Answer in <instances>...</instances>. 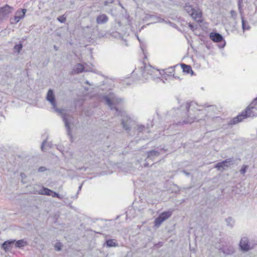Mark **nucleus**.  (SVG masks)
Returning <instances> with one entry per match:
<instances>
[{
    "label": "nucleus",
    "instance_id": "obj_50",
    "mask_svg": "<svg viewBox=\"0 0 257 257\" xmlns=\"http://www.w3.org/2000/svg\"><path fill=\"white\" fill-rule=\"evenodd\" d=\"M205 106H207V107H214V105H207L206 104H205L204 105Z\"/></svg>",
    "mask_w": 257,
    "mask_h": 257
},
{
    "label": "nucleus",
    "instance_id": "obj_38",
    "mask_svg": "<svg viewBox=\"0 0 257 257\" xmlns=\"http://www.w3.org/2000/svg\"><path fill=\"white\" fill-rule=\"evenodd\" d=\"M47 170L46 168L45 167H40L38 168V172H43Z\"/></svg>",
    "mask_w": 257,
    "mask_h": 257
},
{
    "label": "nucleus",
    "instance_id": "obj_41",
    "mask_svg": "<svg viewBox=\"0 0 257 257\" xmlns=\"http://www.w3.org/2000/svg\"><path fill=\"white\" fill-rule=\"evenodd\" d=\"M155 246L157 247H160L163 245V242H159L155 244Z\"/></svg>",
    "mask_w": 257,
    "mask_h": 257
},
{
    "label": "nucleus",
    "instance_id": "obj_54",
    "mask_svg": "<svg viewBox=\"0 0 257 257\" xmlns=\"http://www.w3.org/2000/svg\"><path fill=\"white\" fill-rule=\"evenodd\" d=\"M137 38H138V39L139 40V41H140V39H139V38L138 37V36H137Z\"/></svg>",
    "mask_w": 257,
    "mask_h": 257
},
{
    "label": "nucleus",
    "instance_id": "obj_25",
    "mask_svg": "<svg viewBox=\"0 0 257 257\" xmlns=\"http://www.w3.org/2000/svg\"><path fill=\"white\" fill-rule=\"evenodd\" d=\"M184 9L186 12L190 15L193 13L195 8H193L191 5H190L189 3H187L185 4Z\"/></svg>",
    "mask_w": 257,
    "mask_h": 257
},
{
    "label": "nucleus",
    "instance_id": "obj_7",
    "mask_svg": "<svg viewBox=\"0 0 257 257\" xmlns=\"http://www.w3.org/2000/svg\"><path fill=\"white\" fill-rule=\"evenodd\" d=\"M210 39L214 42L220 43L219 45V48H224L225 46L226 43L223 36L217 32H211L209 34Z\"/></svg>",
    "mask_w": 257,
    "mask_h": 257
},
{
    "label": "nucleus",
    "instance_id": "obj_32",
    "mask_svg": "<svg viewBox=\"0 0 257 257\" xmlns=\"http://www.w3.org/2000/svg\"><path fill=\"white\" fill-rule=\"evenodd\" d=\"M176 66H177V65L172 66L167 69L166 72L169 73L168 75H171L172 73H173L174 72V71H175L174 68Z\"/></svg>",
    "mask_w": 257,
    "mask_h": 257
},
{
    "label": "nucleus",
    "instance_id": "obj_45",
    "mask_svg": "<svg viewBox=\"0 0 257 257\" xmlns=\"http://www.w3.org/2000/svg\"><path fill=\"white\" fill-rule=\"evenodd\" d=\"M237 5H238V10H239L240 12H241V8H242L241 4H237Z\"/></svg>",
    "mask_w": 257,
    "mask_h": 257
},
{
    "label": "nucleus",
    "instance_id": "obj_31",
    "mask_svg": "<svg viewBox=\"0 0 257 257\" xmlns=\"http://www.w3.org/2000/svg\"><path fill=\"white\" fill-rule=\"evenodd\" d=\"M57 20L61 23H64L66 21V18L64 17V15H62L58 17Z\"/></svg>",
    "mask_w": 257,
    "mask_h": 257
},
{
    "label": "nucleus",
    "instance_id": "obj_11",
    "mask_svg": "<svg viewBox=\"0 0 257 257\" xmlns=\"http://www.w3.org/2000/svg\"><path fill=\"white\" fill-rule=\"evenodd\" d=\"M16 241V239H10L5 241L2 244V248L6 251L7 252L10 250Z\"/></svg>",
    "mask_w": 257,
    "mask_h": 257
},
{
    "label": "nucleus",
    "instance_id": "obj_14",
    "mask_svg": "<svg viewBox=\"0 0 257 257\" xmlns=\"http://www.w3.org/2000/svg\"><path fill=\"white\" fill-rule=\"evenodd\" d=\"M147 157L145 161L151 160L152 161L155 160L156 157H158L160 153L159 151L156 150H151L146 152Z\"/></svg>",
    "mask_w": 257,
    "mask_h": 257
},
{
    "label": "nucleus",
    "instance_id": "obj_6",
    "mask_svg": "<svg viewBox=\"0 0 257 257\" xmlns=\"http://www.w3.org/2000/svg\"><path fill=\"white\" fill-rule=\"evenodd\" d=\"M172 214V211L168 210L164 211L161 213L155 219L154 225L157 227H159L161 224L166 220L168 219Z\"/></svg>",
    "mask_w": 257,
    "mask_h": 257
},
{
    "label": "nucleus",
    "instance_id": "obj_52",
    "mask_svg": "<svg viewBox=\"0 0 257 257\" xmlns=\"http://www.w3.org/2000/svg\"><path fill=\"white\" fill-rule=\"evenodd\" d=\"M173 75L174 78L180 79L179 77L175 76L174 74H173Z\"/></svg>",
    "mask_w": 257,
    "mask_h": 257
},
{
    "label": "nucleus",
    "instance_id": "obj_16",
    "mask_svg": "<svg viewBox=\"0 0 257 257\" xmlns=\"http://www.w3.org/2000/svg\"><path fill=\"white\" fill-rule=\"evenodd\" d=\"M229 167V165L227 164V161L225 160L218 162L215 165V168L219 171H223L225 169V168Z\"/></svg>",
    "mask_w": 257,
    "mask_h": 257
},
{
    "label": "nucleus",
    "instance_id": "obj_12",
    "mask_svg": "<svg viewBox=\"0 0 257 257\" xmlns=\"http://www.w3.org/2000/svg\"><path fill=\"white\" fill-rule=\"evenodd\" d=\"M220 251L226 256L232 254L234 252V247L231 245H225L219 249Z\"/></svg>",
    "mask_w": 257,
    "mask_h": 257
},
{
    "label": "nucleus",
    "instance_id": "obj_53",
    "mask_svg": "<svg viewBox=\"0 0 257 257\" xmlns=\"http://www.w3.org/2000/svg\"><path fill=\"white\" fill-rule=\"evenodd\" d=\"M54 49H55L56 50H57V48H56V46H54Z\"/></svg>",
    "mask_w": 257,
    "mask_h": 257
},
{
    "label": "nucleus",
    "instance_id": "obj_18",
    "mask_svg": "<svg viewBox=\"0 0 257 257\" xmlns=\"http://www.w3.org/2000/svg\"><path fill=\"white\" fill-rule=\"evenodd\" d=\"M225 222L226 226L231 229L234 226L235 220L233 217L228 216L225 219Z\"/></svg>",
    "mask_w": 257,
    "mask_h": 257
},
{
    "label": "nucleus",
    "instance_id": "obj_48",
    "mask_svg": "<svg viewBox=\"0 0 257 257\" xmlns=\"http://www.w3.org/2000/svg\"><path fill=\"white\" fill-rule=\"evenodd\" d=\"M21 176L22 178H26V175L24 174V173H21Z\"/></svg>",
    "mask_w": 257,
    "mask_h": 257
},
{
    "label": "nucleus",
    "instance_id": "obj_29",
    "mask_svg": "<svg viewBox=\"0 0 257 257\" xmlns=\"http://www.w3.org/2000/svg\"><path fill=\"white\" fill-rule=\"evenodd\" d=\"M51 196H52L53 197L58 198L60 200H62L63 199L62 196H61L58 193L54 192L53 190L52 193H51Z\"/></svg>",
    "mask_w": 257,
    "mask_h": 257
},
{
    "label": "nucleus",
    "instance_id": "obj_13",
    "mask_svg": "<svg viewBox=\"0 0 257 257\" xmlns=\"http://www.w3.org/2000/svg\"><path fill=\"white\" fill-rule=\"evenodd\" d=\"M191 17L198 22H201L202 13L198 8H195L193 13L190 15Z\"/></svg>",
    "mask_w": 257,
    "mask_h": 257
},
{
    "label": "nucleus",
    "instance_id": "obj_23",
    "mask_svg": "<svg viewBox=\"0 0 257 257\" xmlns=\"http://www.w3.org/2000/svg\"><path fill=\"white\" fill-rule=\"evenodd\" d=\"M84 70V66L80 63H78L76 67L73 69L75 74H79L83 72Z\"/></svg>",
    "mask_w": 257,
    "mask_h": 257
},
{
    "label": "nucleus",
    "instance_id": "obj_42",
    "mask_svg": "<svg viewBox=\"0 0 257 257\" xmlns=\"http://www.w3.org/2000/svg\"><path fill=\"white\" fill-rule=\"evenodd\" d=\"M230 14H231V17H233V18H234V17H235L236 16V13L233 10L231 11Z\"/></svg>",
    "mask_w": 257,
    "mask_h": 257
},
{
    "label": "nucleus",
    "instance_id": "obj_27",
    "mask_svg": "<svg viewBox=\"0 0 257 257\" xmlns=\"http://www.w3.org/2000/svg\"><path fill=\"white\" fill-rule=\"evenodd\" d=\"M23 48V45L21 43H20L18 44H16L14 46V50L15 51L17 52L18 53L20 52V51L22 50Z\"/></svg>",
    "mask_w": 257,
    "mask_h": 257
},
{
    "label": "nucleus",
    "instance_id": "obj_43",
    "mask_svg": "<svg viewBox=\"0 0 257 257\" xmlns=\"http://www.w3.org/2000/svg\"><path fill=\"white\" fill-rule=\"evenodd\" d=\"M251 102H252V105H257V97L255 98L252 100V101Z\"/></svg>",
    "mask_w": 257,
    "mask_h": 257
},
{
    "label": "nucleus",
    "instance_id": "obj_34",
    "mask_svg": "<svg viewBox=\"0 0 257 257\" xmlns=\"http://www.w3.org/2000/svg\"><path fill=\"white\" fill-rule=\"evenodd\" d=\"M55 248L57 251H60L62 249V245L60 243H57L55 245Z\"/></svg>",
    "mask_w": 257,
    "mask_h": 257
},
{
    "label": "nucleus",
    "instance_id": "obj_28",
    "mask_svg": "<svg viewBox=\"0 0 257 257\" xmlns=\"http://www.w3.org/2000/svg\"><path fill=\"white\" fill-rule=\"evenodd\" d=\"M153 20L154 21V22H153L154 23L164 22L165 21L164 19H162L160 17H159V16L154 15V17L153 18Z\"/></svg>",
    "mask_w": 257,
    "mask_h": 257
},
{
    "label": "nucleus",
    "instance_id": "obj_15",
    "mask_svg": "<svg viewBox=\"0 0 257 257\" xmlns=\"http://www.w3.org/2000/svg\"><path fill=\"white\" fill-rule=\"evenodd\" d=\"M108 20V17L105 14L99 15L96 19L97 24L99 25L105 24Z\"/></svg>",
    "mask_w": 257,
    "mask_h": 257
},
{
    "label": "nucleus",
    "instance_id": "obj_4",
    "mask_svg": "<svg viewBox=\"0 0 257 257\" xmlns=\"http://www.w3.org/2000/svg\"><path fill=\"white\" fill-rule=\"evenodd\" d=\"M195 104L193 102L186 103L185 106H181V108L184 107L185 109V115L183 116L184 119L183 121V123H192L196 120L198 121L197 118L192 114L190 111V108Z\"/></svg>",
    "mask_w": 257,
    "mask_h": 257
},
{
    "label": "nucleus",
    "instance_id": "obj_30",
    "mask_svg": "<svg viewBox=\"0 0 257 257\" xmlns=\"http://www.w3.org/2000/svg\"><path fill=\"white\" fill-rule=\"evenodd\" d=\"M248 166L247 165H243L242 168L240 170V173L242 175L246 173V170L248 169Z\"/></svg>",
    "mask_w": 257,
    "mask_h": 257
},
{
    "label": "nucleus",
    "instance_id": "obj_8",
    "mask_svg": "<svg viewBox=\"0 0 257 257\" xmlns=\"http://www.w3.org/2000/svg\"><path fill=\"white\" fill-rule=\"evenodd\" d=\"M143 65L144 66H142L141 68V76L145 79H148L150 78V77H152V75H153L152 73L153 70L151 66H147L144 64Z\"/></svg>",
    "mask_w": 257,
    "mask_h": 257
},
{
    "label": "nucleus",
    "instance_id": "obj_51",
    "mask_svg": "<svg viewBox=\"0 0 257 257\" xmlns=\"http://www.w3.org/2000/svg\"><path fill=\"white\" fill-rule=\"evenodd\" d=\"M144 166L145 167H148L149 166V164L147 162L145 163L144 164Z\"/></svg>",
    "mask_w": 257,
    "mask_h": 257
},
{
    "label": "nucleus",
    "instance_id": "obj_26",
    "mask_svg": "<svg viewBox=\"0 0 257 257\" xmlns=\"http://www.w3.org/2000/svg\"><path fill=\"white\" fill-rule=\"evenodd\" d=\"M21 19H22L21 17H19L18 16L15 15V16L14 17V18H12L10 19V22L12 24H16Z\"/></svg>",
    "mask_w": 257,
    "mask_h": 257
},
{
    "label": "nucleus",
    "instance_id": "obj_37",
    "mask_svg": "<svg viewBox=\"0 0 257 257\" xmlns=\"http://www.w3.org/2000/svg\"><path fill=\"white\" fill-rule=\"evenodd\" d=\"M114 2V1L113 0H108V1H106L104 2V6H107L109 4H112Z\"/></svg>",
    "mask_w": 257,
    "mask_h": 257
},
{
    "label": "nucleus",
    "instance_id": "obj_10",
    "mask_svg": "<svg viewBox=\"0 0 257 257\" xmlns=\"http://www.w3.org/2000/svg\"><path fill=\"white\" fill-rule=\"evenodd\" d=\"M239 247L242 251H247L250 249V244L247 238L243 237L239 242Z\"/></svg>",
    "mask_w": 257,
    "mask_h": 257
},
{
    "label": "nucleus",
    "instance_id": "obj_36",
    "mask_svg": "<svg viewBox=\"0 0 257 257\" xmlns=\"http://www.w3.org/2000/svg\"><path fill=\"white\" fill-rule=\"evenodd\" d=\"M144 129H145V126L143 125H139L138 126L137 131L139 133L143 132Z\"/></svg>",
    "mask_w": 257,
    "mask_h": 257
},
{
    "label": "nucleus",
    "instance_id": "obj_47",
    "mask_svg": "<svg viewBox=\"0 0 257 257\" xmlns=\"http://www.w3.org/2000/svg\"><path fill=\"white\" fill-rule=\"evenodd\" d=\"M87 169V168L85 167H82L81 168H78V170H84V171H86Z\"/></svg>",
    "mask_w": 257,
    "mask_h": 257
},
{
    "label": "nucleus",
    "instance_id": "obj_40",
    "mask_svg": "<svg viewBox=\"0 0 257 257\" xmlns=\"http://www.w3.org/2000/svg\"><path fill=\"white\" fill-rule=\"evenodd\" d=\"M182 172L186 176L189 177L191 175L190 173L187 172V171L183 170L182 171Z\"/></svg>",
    "mask_w": 257,
    "mask_h": 257
},
{
    "label": "nucleus",
    "instance_id": "obj_5",
    "mask_svg": "<svg viewBox=\"0 0 257 257\" xmlns=\"http://www.w3.org/2000/svg\"><path fill=\"white\" fill-rule=\"evenodd\" d=\"M13 7L6 4L4 6L0 8V23L3 22L9 18L11 13L14 11Z\"/></svg>",
    "mask_w": 257,
    "mask_h": 257
},
{
    "label": "nucleus",
    "instance_id": "obj_20",
    "mask_svg": "<svg viewBox=\"0 0 257 257\" xmlns=\"http://www.w3.org/2000/svg\"><path fill=\"white\" fill-rule=\"evenodd\" d=\"M52 190L48 188L43 187L39 191L38 194L44 195L51 196V193H52Z\"/></svg>",
    "mask_w": 257,
    "mask_h": 257
},
{
    "label": "nucleus",
    "instance_id": "obj_46",
    "mask_svg": "<svg viewBox=\"0 0 257 257\" xmlns=\"http://www.w3.org/2000/svg\"><path fill=\"white\" fill-rule=\"evenodd\" d=\"M46 142V141H44L43 142H42V144L41 145V149L42 150H43V148H44V144L45 143V142Z\"/></svg>",
    "mask_w": 257,
    "mask_h": 257
},
{
    "label": "nucleus",
    "instance_id": "obj_24",
    "mask_svg": "<svg viewBox=\"0 0 257 257\" xmlns=\"http://www.w3.org/2000/svg\"><path fill=\"white\" fill-rule=\"evenodd\" d=\"M26 12L27 10L26 9H19L17 11L16 15L21 17L22 19L25 17Z\"/></svg>",
    "mask_w": 257,
    "mask_h": 257
},
{
    "label": "nucleus",
    "instance_id": "obj_17",
    "mask_svg": "<svg viewBox=\"0 0 257 257\" xmlns=\"http://www.w3.org/2000/svg\"><path fill=\"white\" fill-rule=\"evenodd\" d=\"M181 66L183 69V72H185L187 74H191V75L193 74L194 72L193 71L192 67L190 65L182 63L181 64Z\"/></svg>",
    "mask_w": 257,
    "mask_h": 257
},
{
    "label": "nucleus",
    "instance_id": "obj_22",
    "mask_svg": "<svg viewBox=\"0 0 257 257\" xmlns=\"http://www.w3.org/2000/svg\"><path fill=\"white\" fill-rule=\"evenodd\" d=\"M241 24L242 29L243 31L245 30H249L250 29V27L248 24L247 21L245 20L242 16H241Z\"/></svg>",
    "mask_w": 257,
    "mask_h": 257
},
{
    "label": "nucleus",
    "instance_id": "obj_19",
    "mask_svg": "<svg viewBox=\"0 0 257 257\" xmlns=\"http://www.w3.org/2000/svg\"><path fill=\"white\" fill-rule=\"evenodd\" d=\"M104 246H106L107 247H116L118 246V243L114 241V239H106Z\"/></svg>",
    "mask_w": 257,
    "mask_h": 257
},
{
    "label": "nucleus",
    "instance_id": "obj_21",
    "mask_svg": "<svg viewBox=\"0 0 257 257\" xmlns=\"http://www.w3.org/2000/svg\"><path fill=\"white\" fill-rule=\"evenodd\" d=\"M14 244L16 248H22L27 245V242L23 239L18 240H16Z\"/></svg>",
    "mask_w": 257,
    "mask_h": 257
},
{
    "label": "nucleus",
    "instance_id": "obj_49",
    "mask_svg": "<svg viewBox=\"0 0 257 257\" xmlns=\"http://www.w3.org/2000/svg\"><path fill=\"white\" fill-rule=\"evenodd\" d=\"M242 1L243 0H238V4H241V3H242Z\"/></svg>",
    "mask_w": 257,
    "mask_h": 257
},
{
    "label": "nucleus",
    "instance_id": "obj_33",
    "mask_svg": "<svg viewBox=\"0 0 257 257\" xmlns=\"http://www.w3.org/2000/svg\"><path fill=\"white\" fill-rule=\"evenodd\" d=\"M225 160L227 161V164L229 165V166L234 163V160L233 158H230Z\"/></svg>",
    "mask_w": 257,
    "mask_h": 257
},
{
    "label": "nucleus",
    "instance_id": "obj_35",
    "mask_svg": "<svg viewBox=\"0 0 257 257\" xmlns=\"http://www.w3.org/2000/svg\"><path fill=\"white\" fill-rule=\"evenodd\" d=\"M188 26H189V27L190 28V29L191 30H192V31H195V30H197V26L196 25H194L193 24L189 23Z\"/></svg>",
    "mask_w": 257,
    "mask_h": 257
},
{
    "label": "nucleus",
    "instance_id": "obj_44",
    "mask_svg": "<svg viewBox=\"0 0 257 257\" xmlns=\"http://www.w3.org/2000/svg\"><path fill=\"white\" fill-rule=\"evenodd\" d=\"M82 184H81L79 187H78V191H77V194H78L79 192V191L81 190V188H82ZM76 197H77V195H76Z\"/></svg>",
    "mask_w": 257,
    "mask_h": 257
},
{
    "label": "nucleus",
    "instance_id": "obj_1",
    "mask_svg": "<svg viewBox=\"0 0 257 257\" xmlns=\"http://www.w3.org/2000/svg\"><path fill=\"white\" fill-rule=\"evenodd\" d=\"M46 99L50 102L52 105V108L55 112H57L59 115H61L63 121L64 122L65 126L67 131V134L72 138L71 133V128L70 124L72 123L73 117L71 115L64 113V109L58 108L57 107V103L54 91L52 89H49L48 91Z\"/></svg>",
    "mask_w": 257,
    "mask_h": 257
},
{
    "label": "nucleus",
    "instance_id": "obj_3",
    "mask_svg": "<svg viewBox=\"0 0 257 257\" xmlns=\"http://www.w3.org/2000/svg\"><path fill=\"white\" fill-rule=\"evenodd\" d=\"M255 106V105H252V102H251L249 105L246 107L244 111H242L240 114L231 119L229 122V124L231 125L235 124L241 121L244 118L254 116L255 114L253 110H256V108Z\"/></svg>",
    "mask_w": 257,
    "mask_h": 257
},
{
    "label": "nucleus",
    "instance_id": "obj_2",
    "mask_svg": "<svg viewBox=\"0 0 257 257\" xmlns=\"http://www.w3.org/2000/svg\"><path fill=\"white\" fill-rule=\"evenodd\" d=\"M100 98L103 100L106 104L111 109L115 110V115L117 116H122L124 114V111L119 109L118 108L113 106L115 103H120L123 102L122 98H118L111 92H109L107 94L100 95Z\"/></svg>",
    "mask_w": 257,
    "mask_h": 257
},
{
    "label": "nucleus",
    "instance_id": "obj_9",
    "mask_svg": "<svg viewBox=\"0 0 257 257\" xmlns=\"http://www.w3.org/2000/svg\"><path fill=\"white\" fill-rule=\"evenodd\" d=\"M121 116L123 117L121 120V124L123 128L127 131H130L131 130L130 124L132 122L131 118L127 116H125V111L124 115Z\"/></svg>",
    "mask_w": 257,
    "mask_h": 257
},
{
    "label": "nucleus",
    "instance_id": "obj_39",
    "mask_svg": "<svg viewBox=\"0 0 257 257\" xmlns=\"http://www.w3.org/2000/svg\"><path fill=\"white\" fill-rule=\"evenodd\" d=\"M154 17V15H151V14H146V16H145V18L146 19H153V18Z\"/></svg>",
    "mask_w": 257,
    "mask_h": 257
}]
</instances>
